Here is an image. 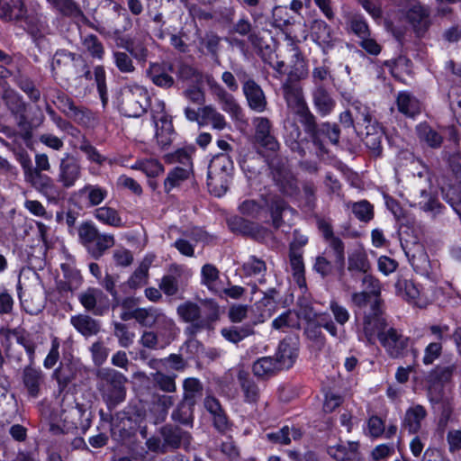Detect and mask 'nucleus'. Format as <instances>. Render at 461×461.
Segmentation results:
<instances>
[{"label": "nucleus", "mask_w": 461, "mask_h": 461, "mask_svg": "<svg viewBox=\"0 0 461 461\" xmlns=\"http://www.w3.org/2000/svg\"><path fill=\"white\" fill-rule=\"evenodd\" d=\"M305 72H301L297 79L289 77L281 86L284 99L286 105L298 117L303 131L310 138L311 142L316 148V156L322 157L328 153L322 136L326 137L330 143H339L341 130L339 124L330 122L319 123L317 116L311 111L304 97L303 89L299 79L305 77Z\"/></svg>", "instance_id": "f257e3e1"}, {"label": "nucleus", "mask_w": 461, "mask_h": 461, "mask_svg": "<svg viewBox=\"0 0 461 461\" xmlns=\"http://www.w3.org/2000/svg\"><path fill=\"white\" fill-rule=\"evenodd\" d=\"M204 311L197 303L187 301L179 304L176 308V313L179 318L186 323H189L185 329L197 327V330L212 329V324L220 318V309L216 302L212 299L201 302Z\"/></svg>", "instance_id": "f03ea898"}, {"label": "nucleus", "mask_w": 461, "mask_h": 461, "mask_svg": "<svg viewBox=\"0 0 461 461\" xmlns=\"http://www.w3.org/2000/svg\"><path fill=\"white\" fill-rule=\"evenodd\" d=\"M127 381L124 375L113 368L96 371V387L109 410L125 400Z\"/></svg>", "instance_id": "7ed1b4c3"}, {"label": "nucleus", "mask_w": 461, "mask_h": 461, "mask_svg": "<svg viewBox=\"0 0 461 461\" xmlns=\"http://www.w3.org/2000/svg\"><path fill=\"white\" fill-rule=\"evenodd\" d=\"M150 98L148 90L140 85L124 86L118 97L120 112L127 117H140L149 107Z\"/></svg>", "instance_id": "20e7f679"}, {"label": "nucleus", "mask_w": 461, "mask_h": 461, "mask_svg": "<svg viewBox=\"0 0 461 461\" xmlns=\"http://www.w3.org/2000/svg\"><path fill=\"white\" fill-rule=\"evenodd\" d=\"M78 238L88 254L95 260L102 258L115 244L113 234L101 233L95 225L89 221L79 226Z\"/></svg>", "instance_id": "39448f33"}, {"label": "nucleus", "mask_w": 461, "mask_h": 461, "mask_svg": "<svg viewBox=\"0 0 461 461\" xmlns=\"http://www.w3.org/2000/svg\"><path fill=\"white\" fill-rule=\"evenodd\" d=\"M233 162L230 156L224 153L212 158L208 166V186L215 195H221L228 190Z\"/></svg>", "instance_id": "423d86ee"}, {"label": "nucleus", "mask_w": 461, "mask_h": 461, "mask_svg": "<svg viewBox=\"0 0 461 461\" xmlns=\"http://www.w3.org/2000/svg\"><path fill=\"white\" fill-rule=\"evenodd\" d=\"M317 227L321 233L324 240L328 243L329 248L334 252V262L339 268L338 280L342 287L349 289L350 283L347 280L344 265H345V245L342 240L334 234L331 223L323 219H317Z\"/></svg>", "instance_id": "0eeeda50"}, {"label": "nucleus", "mask_w": 461, "mask_h": 461, "mask_svg": "<svg viewBox=\"0 0 461 461\" xmlns=\"http://www.w3.org/2000/svg\"><path fill=\"white\" fill-rule=\"evenodd\" d=\"M325 329L331 337L342 339L345 338L344 329H339L330 314L322 312L315 315V321L306 323L304 334L319 349H321L326 344V338L322 333Z\"/></svg>", "instance_id": "6e6552de"}, {"label": "nucleus", "mask_w": 461, "mask_h": 461, "mask_svg": "<svg viewBox=\"0 0 461 461\" xmlns=\"http://www.w3.org/2000/svg\"><path fill=\"white\" fill-rule=\"evenodd\" d=\"M14 155L23 170L24 179L27 183L42 194H48L54 189V181L50 176L32 169V159L25 149H21L14 151Z\"/></svg>", "instance_id": "1a4fd4ad"}, {"label": "nucleus", "mask_w": 461, "mask_h": 461, "mask_svg": "<svg viewBox=\"0 0 461 461\" xmlns=\"http://www.w3.org/2000/svg\"><path fill=\"white\" fill-rule=\"evenodd\" d=\"M383 301L375 299L372 302L371 308L365 312L364 318V332L369 341L376 335L380 339V335L384 334L387 327L386 320L384 316L382 308Z\"/></svg>", "instance_id": "9d476101"}, {"label": "nucleus", "mask_w": 461, "mask_h": 461, "mask_svg": "<svg viewBox=\"0 0 461 461\" xmlns=\"http://www.w3.org/2000/svg\"><path fill=\"white\" fill-rule=\"evenodd\" d=\"M23 30L32 37L33 42L38 45L46 35L50 34V27L47 17L34 10L27 11L19 22Z\"/></svg>", "instance_id": "9b49d317"}, {"label": "nucleus", "mask_w": 461, "mask_h": 461, "mask_svg": "<svg viewBox=\"0 0 461 461\" xmlns=\"http://www.w3.org/2000/svg\"><path fill=\"white\" fill-rule=\"evenodd\" d=\"M255 129L254 143L268 151L276 152L280 143L274 134L273 123L267 117H256L252 121Z\"/></svg>", "instance_id": "f8f14e48"}, {"label": "nucleus", "mask_w": 461, "mask_h": 461, "mask_svg": "<svg viewBox=\"0 0 461 461\" xmlns=\"http://www.w3.org/2000/svg\"><path fill=\"white\" fill-rule=\"evenodd\" d=\"M207 84L212 94L217 98L221 104L224 112L228 113L234 120H241L243 117V110L235 99V97L225 90L214 78L209 77Z\"/></svg>", "instance_id": "ddd939ff"}, {"label": "nucleus", "mask_w": 461, "mask_h": 461, "mask_svg": "<svg viewBox=\"0 0 461 461\" xmlns=\"http://www.w3.org/2000/svg\"><path fill=\"white\" fill-rule=\"evenodd\" d=\"M405 16L418 37H422L431 24L430 10L420 2L411 3Z\"/></svg>", "instance_id": "4468645a"}, {"label": "nucleus", "mask_w": 461, "mask_h": 461, "mask_svg": "<svg viewBox=\"0 0 461 461\" xmlns=\"http://www.w3.org/2000/svg\"><path fill=\"white\" fill-rule=\"evenodd\" d=\"M82 176L80 162L74 156L67 153L59 161L57 181L64 188L74 186Z\"/></svg>", "instance_id": "2eb2a0df"}, {"label": "nucleus", "mask_w": 461, "mask_h": 461, "mask_svg": "<svg viewBox=\"0 0 461 461\" xmlns=\"http://www.w3.org/2000/svg\"><path fill=\"white\" fill-rule=\"evenodd\" d=\"M159 435L167 450H176L190 445L192 436L178 424L167 423L160 427Z\"/></svg>", "instance_id": "dca6fc26"}, {"label": "nucleus", "mask_w": 461, "mask_h": 461, "mask_svg": "<svg viewBox=\"0 0 461 461\" xmlns=\"http://www.w3.org/2000/svg\"><path fill=\"white\" fill-rule=\"evenodd\" d=\"M228 225L233 232H239L257 241H263L269 233L267 228L240 216L230 218Z\"/></svg>", "instance_id": "f3484780"}, {"label": "nucleus", "mask_w": 461, "mask_h": 461, "mask_svg": "<svg viewBox=\"0 0 461 461\" xmlns=\"http://www.w3.org/2000/svg\"><path fill=\"white\" fill-rule=\"evenodd\" d=\"M379 340L393 358L402 356L410 343L408 337L403 336L393 328L388 329L384 334L380 335Z\"/></svg>", "instance_id": "a211bd4d"}, {"label": "nucleus", "mask_w": 461, "mask_h": 461, "mask_svg": "<svg viewBox=\"0 0 461 461\" xmlns=\"http://www.w3.org/2000/svg\"><path fill=\"white\" fill-rule=\"evenodd\" d=\"M364 134L359 135L365 146L368 149L369 153L374 158H379L383 153V140L384 139V131L377 122L365 125L363 129Z\"/></svg>", "instance_id": "6ab92c4d"}, {"label": "nucleus", "mask_w": 461, "mask_h": 461, "mask_svg": "<svg viewBox=\"0 0 461 461\" xmlns=\"http://www.w3.org/2000/svg\"><path fill=\"white\" fill-rule=\"evenodd\" d=\"M47 2L62 16L77 19L89 27L102 33L100 27L95 26L84 14L80 5L74 0H47Z\"/></svg>", "instance_id": "aec40b11"}, {"label": "nucleus", "mask_w": 461, "mask_h": 461, "mask_svg": "<svg viewBox=\"0 0 461 461\" xmlns=\"http://www.w3.org/2000/svg\"><path fill=\"white\" fill-rule=\"evenodd\" d=\"M203 406L212 417L213 427L220 433H225L230 429L231 423L220 401L216 397L213 395H206L203 400Z\"/></svg>", "instance_id": "412c9836"}, {"label": "nucleus", "mask_w": 461, "mask_h": 461, "mask_svg": "<svg viewBox=\"0 0 461 461\" xmlns=\"http://www.w3.org/2000/svg\"><path fill=\"white\" fill-rule=\"evenodd\" d=\"M174 71V66L169 63H151L147 69V76L158 87L163 89L171 88L176 81L170 75Z\"/></svg>", "instance_id": "4be33fe9"}, {"label": "nucleus", "mask_w": 461, "mask_h": 461, "mask_svg": "<svg viewBox=\"0 0 461 461\" xmlns=\"http://www.w3.org/2000/svg\"><path fill=\"white\" fill-rule=\"evenodd\" d=\"M311 95L313 106L320 116H328L334 111L336 100L323 85L314 86Z\"/></svg>", "instance_id": "5701e85b"}, {"label": "nucleus", "mask_w": 461, "mask_h": 461, "mask_svg": "<svg viewBox=\"0 0 461 461\" xmlns=\"http://www.w3.org/2000/svg\"><path fill=\"white\" fill-rule=\"evenodd\" d=\"M312 40L322 49L324 53L333 49L336 38L330 25L322 20H314L311 24Z\"/></svg>", "instance_id": "b1692460"}, {"label": "nucleus", "mask_w": 461, "mask_h": 461, "mask_svg": "<svg viewBox=\"0 0 461 461\" xmlns=\"http://www.w3.org/2000/svg\"><path fill=\"white\" fill-rule=\"evenodd\" d=\"M397 294L408 302L423 307L427 303L424 292L411 280L399 279L395 284Z\"/></svg>", "instance_id": "393cba45"}, {"label": "nucleus", "mask_w": 461, "mask_h": 461, "mask_svg": "<svg viewBox=\"0 0 461 461\" xmlns=\"http://www.w3.org/2000/svg\"><path fill=\"white\" fill-rule=\"evenodd\" d=\"M273 180L279 191L286 196H294L299 193L297 179L293 173L286 168H274Z\"/></svg>", "instance_id": "a878e982"}, {"label": "nucleus", "mask_w": 461, "mask_h": 461, "mask_svg": "<svg viewBox=\"0 0 461 461\" xmlns=\"http://www.w3.org/2000/svg\"><path fill=\"white\" fill-rule=\"evenodd\" d=\"M70 324L85 338L96 336L102 329L101 321L87 314L71 316Z\"/></svg>", "instance_id": "bb28decb"}, {"label": "nucleus", "mask_w": 461, "mask_h": 461, "mask_svg": "<svg viewBox=\"0 0 461 461\" xmlns=\"http://www.w3.org/2000/svg\"><path fill=\"white\" fill-rule=\"evenodd\" d=\"M242 92L248 103V106L256 113H264L267 109V99L261 88L256 82L242 87Z\"/></svg>", "instance_id": "cd10ccee"}, {"label": "nucleus", "mask_w": 461, "mask_h": 461, "mask_svg": "<svg viewBox=\"0 0 461 461\" xmlns=\"http://www.w3.org/2000/svg\"><path fill=\"white\" fill-rule=\"evenodd\" d=\"M63 279L57 281V290L66 296L68 293L73 294L82 284L80 272L68 265H62Z\"/></svg>", "instance_id": "c85d7f7f"}, {"label": "nucleus", "mask_w": 461, "mask_h": 461, "mask_svg": "<svg viewBox=\"0 0 461 461\" xmlns=\"http://www.w3.org/2000/svg\"><path fill=\"white\" fill-rule=\"evenodd\" d=\"M155 333L161 339V347L169 345L176 337L178 328L173 319L167 316L163 312L157 319L155 324Z\"/></svg>", "instance_id": "c756f323"}, {"label": "nucleus", "mask_w": 461, "mask_h": 461, "mask_svg": "<svg viewBox=\"0 0 461 461\" xmlns=\"http://www.w3.org/2000/svg\"><path fill=\"white\" fill-rule=\"evenodd\" d=\"M44 383V375L41 369L29 365L23 371V384L29 396L37 398Z\"/></svg>", "instance_id": "7c9ffc66"}, {"label": "nucleus", "mask_w": 461, "mask_h": 461, "mask_svg": "<svg viewBox=\"0 0 461 461\" xmlns=\"http://www.w3.org/2000/svg\"><path fill=\"white\" fill-rule=\"evenodd\" d=\"M26 11L23 0H0V18L5 22L19 23Z\"/></svg>", "instance_id": "2f4dec72"}, {"label": "nucleus", "mask_w": 461, "mask_h": 461, "mask_svg": "<svg viewBox=\"0 0 461 461\" xmlns=\"http://www.w3.org/2000/svg\"><path fill=\"white\" fill-rule=\"evenodd\" d=\"M297 356V348L286 339H284L279 343L276 353L273 357L277 368L284 370L293 366Z\"/></svg>", "instance_id": "473e14b6"}, {"label": "nucleus", "mask_w": 461, "mask_h": 461, "mask_svg": "<svg viewBox=\"0 0 461 461\" xmlns=\"http://www.w3.org/2000/svg\"><path fill=\"white\" fill-rule=\"evenodd\" d=\"M238 381L244 396V401L247 403H257L260 396V391L250 375L244 370H240L238 373Z\"/></svg>", "instance_id": "72a5a7b5"}, {"label": "nucleus", "mask_w": 461, "mask_h": 461, "mask_svg": "<svg viewBox=\"0 0 461 461\" xmlns=\"http://www.w3.org/2000/svg\"><path fill=\"white\" fill-rule=\"evenodd\" d=\"M171 420L176 424L192 429L194 422V405L179 401L172 411Z\"/></svg>", "instance_id": "f704fd0d"}, {"label": "nucleus", "mask_w": 461, "mask_h": 461, "mask_svg": "<svg viewBox=\"0 0 461 461\" xmlns=\"http://www.w3.org/2000/svg\"><path fill=\"white\" fill-rule=\"evenodd\" d=\"M427 411L421 405L409 408L405 412L402 427L406 429L409 433L415 434L420 429V422L425 419Z\"/></svg>", "instance_id": "c9c22d12"}, {"label": "nucleus", "mask_w": 461, "mask_h": 461, "mask_svg": "<svg viewBox=\"0 0 461 461\" xmlns=\"http://www.w3.org/2000/svg\"><path fill=\"white\" fill-rule=\"evenodd\" d=\"M203 386L201 381L194 377H188L183 381V396L180 401L196 405L202 397Z\"/></svg>", "instance_id": "e433bc0d"}, {"label": "nucleus", "mask_w": 461, "mask_h": 461, "mask_svg": "<svg viewBox=\"0 0 461 461\" xmlns=\"http://www.w3.org/2000/svg\"><path fill=\"white\" fill-rule=\"evenodd\" d=\"M208 123H211L212 128L218 131H222L227 126L224 116L212 104L201 108V121H199V125L203 126Z\"/></svg>", "instance_id": "4c0bfd02"}, {"label": "nucleus", "mask_w": 461, "mask_h": 461, "mask_svg": "<svg viewBox=\"0 0 461 461\" xmlns=\"http://www.w3.org/2000/svg\"><path fill=\"white\" fill-rule=\"evenodd\" d=\"M5 107L11 115L20 112H27L28 104L23 100V96L12 88H5L1 96Z\"/></svg>", "instance_id": "58836bf2"}, {"label": "nucleus", "mask_w": 461, "mask_h": 461, "mask_svg": "<svg viewBox=\"0 0 461 461\" xmlns=\"http://www.w3.org/2000/svg\"><path fill=\"white\" fill-rule=\"evenodd\" d=\"M456 370L457 365L456 362L438 365L429 373L428 380L432 384L448 383Z\"/></svg>", "instance_id": "ea45409f"}, {"label": "nucleus", "mask_w": 461, "mask_h": 461, "mask_svg": "<svg viewBox=\"0 0 461 461\" xmlns=\"http://www.w3.org/2000/svg\"><path fill=\"white\" fill-rule=\"evenodd\" d=\"M416 132L419 140L431 149H438L442 144V136L427 123L419 124Z\"/></svg>", "instance_id": "a19ab883"}, {"label": "nucleus", "mask_w": 461, "mask_h": 461, "mask_svg": "<svg viewBox=\"0 0 461 461\" xmlns=\"http://www.w3.org/2000/svg\"><path fill=\"white\" fill-rule=\"evenodd\" d=\"M8 332L15 338L18 344L24 348L28 355L30 364L33 365L37 344L34 341L32 335L24 330L19 329L11 330Z\"/></svg>", "instance_id": "79ce46f5"}, {"label": "nucleus", "mask_w": 461, "mask_h": 461, "mask_svg": "<svg viewBox=\"0 0 461 461\" xmlns=\"http://www.w3.org/2000/svg\"><path fill=\"white\" fill-rule=\"evenodd\" d=\"M255 333L251 324H245L240 327L230 326L221 330V336L228 341L238 344L244 339Z\"/></svg>", "instance_id": "37998d69"}, {"label": "nucleus", "mask_w": 461, "mask_h": 461, "mask_svg": "<svg viewBox=\"0 0 461 461\" xmlns=\"http://www.w3.org/2000/svg\"><path fill=\"white\" fill-rule=\"evenodd\" d=\"M77 367L71 363L61 362L59 366L54 371L53 376L57 380L59 391H63L72 381L76 379Z\"/></svg>", "instance_id": "c03bdc74"}, {"label": "nucleus", "mask_w": 461, "mask_h": 461, "mask_svg": "<svg viewBox=\"0 0 461 461\" xmlns=\"http://www.w3.org/2000/svg\"><path fill=\"white\" fill-rule=\"evenodd\" d=\"M351 112L353 113L354 119L360 130L363 131L365 125L371 124L376 120L371 114L370 109L367 105L364 104L362 102L358 100H354L350 102Z\"/></svg>", "instance_id": "a18cd8bd"}, {"label": "nucleus", "mask_w": 461, "mask_h": 461, "mask_svg": "<svg viewBox=\"0 0 461 461\" xmlns=\"http://www.w3.org/2000/svg\"><path fill=\"white\" fill-rule=\"evenodd\" d=\"M396 103L398 110L407 116L414 117L420 113L419 101L408 93H399Z\"/></svg>", "instance_id": "49530a36"}, {"label": "nucleus", "mask_w": 461, "mask_h": 461, "mask_svg": "<svg viewBox=\"0 0 461 461\" xmlns=\"http://www.w3.org/2000/svg\"><path fill=\"white\" fill-rule=\"evenodd\" d=\"M94 215L99 221L106 225L112 227H122L123 225L119 212L112 207L103 206L96 208Z\"/></svg>", "instance_id": "de8ad7c7"}, {"label": "nucleus", "mask_w": 461, "mask_h": 461, "mask_svg": "<svg viewBox=\"0 0 461 461\" xmlns=\"http://www.w3.org/2000/svg\"><path fill=\"white\" fill-rule=\"evenodd\" d=\"M113 11L115 14L114 20L111 21L110 24L116 23L119 26H115V33L120 34L122 32H127L132 27V21L128 14L125 8L120 4L113 3Z\"/></svg>", "instance_id": "09e8293b"}, {"label": "nucleus", "mask_w": 461, "mask_h": 461, "mask_svg": "<svg viewBox=\"0 0 461 461\" xmlns=\"http://www.w3.org/2000/svg\"><path fill=\"white\" fill-rule=\"evenodd\" d=\"M289 260L295 282L300 287H304L306 285V280L304 276V263L302 252L289 251Z\"/></svg>", "instance_id": "8fccbe9b"}, {"label": "nucleus", "mask_w": 461, "mask_h": 461, "mask_svg": "<svg viewBox=\"0 0 461 461\" xmlns=\"http://www.w3.org/2000/svg\"><path fill=\"white\" fill-rule=\"evenodd\" d=\"M370 263L364 251H354L348 258V272H363L364 275L369 272Z\"/></svg>", "instance_id": "3c124183"}, {"label": "nucleus", "mask_w": 461, "mask_h": 461, "mask_svg": "<svg viewBox=\"0 0 461 461\" xmlns=\"http://www.w3.org/2000/svg\"><path fill=\"white\" fill-rule=\"evenodd\" d=\"M176 375H167L161 371L151 374V379L155 387L165 393H175Z\"/></svg>", "instance_id": "603ef678"}, {"label": "nucleus", "mask_w": 461, "mask_h": 461, "mask_svg": "<svg viewBox=\"0 0 461 461\" xmlns=\"http://www.w3.org/2000/svg\"><path fill=\"white\" fill-rule=\"evenodd\" d=\"M66 56L70 57V62L72 63V66L75 68V73L77 74V81L80 82L82 78L88 81L92 79L90 66L81 55L76 53L67 54Z\"/></svg>", "instance_id": "864d4df0"}, {"label": "nucleus", "mask_w": 461, "mask_h": 461, "mask_svg": "<svg viewBox=\"0 0 461 461\" xmlns=\"http://www.w3.org/2000/svg\"><path fill=\"white\" fill-rule=\"evenodd\" d=\"M161 313L162 311L155 307L137 308L135 321L142 327L151 328Z\"/></svg>", "instance_id": "5fc2aeb1"}, {"label": "nucleus", "mask_w": 461, "mask_h": 461, "mask_svg": "<svg viewBox=\"0 0 461 461\" xmlns=\"http://www.w3.org/2000/svg\"><path fill=\"white\" fill-rule=\"evenodd\" d=\"M189 176V171L183 167H175L172 169L164 181V189L169 194L175 187L179 186Z\"/></svg>", "instance_id": "6e6d98bb"}, {"label": "nucleus", "mask_w": 461, "mask_h": 461, "mask_svg": "<svg viewBox=\"0 0 461 461\" xmlns=\"http://www.w3.org/2000/svg\"><path fill=\"white\" fill-rule=\"evenodd\" d=\"M15 83L32 102L37 103L40 101L41 91L36 87L32 78L27 76L20 75L16 77Z\"/></svg>", "instance_id": "4d7b16f0"}, {"label": "nucleus", "mask_w": 461, "mask_h": 461, "mask_svg": "<svg viewBox=\"0 0 461 461\" xmlns=\"http://www.w3.org/2000/svg\"><path fill=\"white\" fill-rule=\"evenodd\" d=\"M252 371L256 376L264 377L280 370L277 368L274 357H264L254 362Z\"/></svg>", "instance_id": "13d9d810"}, {"label": "nucleus", "mask_w": 461, "mask_h": 461, "mask_svg": "<svg viewBox=\"0 0 461 461\" xmlns=\"http://www.w3.org/2000/svg\"><path fill=\"white\" fill-rule=\"evenodd\" d=\"M348 208H351L352 213L361 221L367 222L374 217L373 205L366 201L347 203Z\"/></svg>", "instance_id": "bf43d9fd"}, {"label": "nucleus", "mask_w": 461, "mask_h": 461, "mask_svg": "<svg viewBox=\"0 0 461 461\" xmlns=\"http://www.w3.org/2000/svg\"><path fill=\"white\" fill-rule=\"evenodd\" d=\"M197 327L191 329H185L184 334L186 336V340L184 343V348L186 353L191 356L198 355L203 349V344L196 339V336L202 330H197Z\"/></svg>", "instance_id": "052dcab7"}, {"label": "nucleus", "mask_w": 461, "mask_h": 461, "mask_svg": "<svg viewBox=\"0 0 461 461\" xmlns=\"http://www.w3.org/2000/svg\"><path fill=\"white\" fill-rule=\"evenodd\" d=\"M114 64L117 69L123 74H131L135 71V66L131 56L126 51H114L113 53Z\"/></svg>", "instance_id": "680f3d73"}, {"label": "nucleus", "mask_w": 461, "mask_h": 461, "mask_svg": "<svg viewBox=\"0 0 461 461\" xmlns=\"http://www.w3.org/2000/svg\"><path fill=\"white\" fill-rule=\"evenodd\" d=\"M82 194H87V200L90 206L99 205L106 197L107 192L105 189L98 186L86 185L81 190Z\"/></svg>", "instance_id": "e2e57ef3"}, {"label": "nucleus", "mask_w": 461, "mask_h": 461, "mask_svg": "<svg viewBox=\"0 0 461 461\" xmlns=\"http://www.w3.org/2000/svg\"><path fill=\"white\" fill-rule=\"evenodd\" d=\"M148 279L149 265L145 262H142L131 276L127 284L131 289H138L145 285L148 283Z\"/></svg>", "instance_id": "0e129e2a"}, {"label": "nucleus", "mask_w": 461, "mask_h": 461, "mask_svg": "<svg viewBox=\"0 0 461 461\" xmlns=\"http://www.w3.org/2000/svg\"><path fill=\"white\" fill-rule=\"evenodd\" d=\"M265 204L267 206L270 216L276 218L277 213H284L286 211L294 212L289 204L279 195L274 194L266 199Z\"/></svg>", "instance_id": "69168bd1"}, {"label": "nucleus", "mask_w": 461, "mask_h": 461, "mask_svg": "<svg viewBox=\"0 0 461 461\" xmlns=\"http://www.w3.org/2000/svg\"><path fill=\"white\" fill-rule=\"evenodd\" d=\"M62 113L81 125H87L92 120V113L84 106H77L75 104L70 111L63 109Z\"/></svg>", "instance_id": "338daca9"}, {"label": "nucleus", "mask_w": 461, "mask_h": 461, "mask_svg": "<svg viewBox=\"0 0 461 461\" xmlns=\"http://www.w3.org/2000/svg\"><path fill=\"white\" fill-rule=\"evenodd\" d=\"M103 294V292L96 288H88L86 291L81 293L78 296L80 303L88 312L96 313L95 308L96 306L97 299Z\"/></svg>", "instance_id": "774afa93"}]
</instances>
